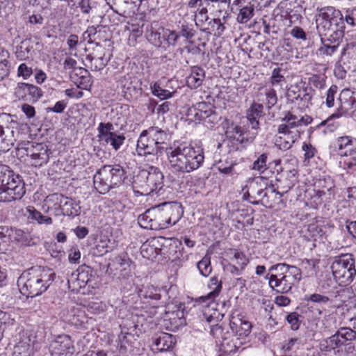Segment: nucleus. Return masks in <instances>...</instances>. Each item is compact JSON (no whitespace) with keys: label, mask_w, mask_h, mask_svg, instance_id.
I'll list each match as a JSON object with an SVG mask.
<instances>
[{"label":"nucleus","mask_w":356,"mask_h":356,"mask_svg":"<svg viewBox=\"0 0 356 356\" xmlns=\"http://www.w3.org/2000/svg\"><path fill=\"white\" fill-rule=\"evenodd\" d=\"M167 156L173 170L182 173H190L197 170L204 160L202 149L186 144L170 147L167 152Z\"/></svg>","instance_id":"obj_1"},{"label":"nucleus","mask_w":356,"mask_h":356,"mask_svg":"<svg viewBox=\"0 0 356 356\" xmlns=\"http://www.w3.org/2000/svg\"><path fill=\"white\" fill-rule=\"evenodd\" d=\"M268 271L264 279L268 281L269 286L278 293L290 292L302 277L299 268L284 263L271 266Z\"/></svg>","instance_id":"obj_2"},{"label":"nucleus","mask_w":356,"mask_h":356,"mask_svg":"<svg viewBox=\"0 0 356 356\" xmlns=\"http://www.w3.org/2000/svg\"><path fill=\"white\" fill-rule=\"evenodd\" d=\"M51 269L33 268L24 272L17 283L20 292L27 297H35L45 292L54 281Z\"/></svg>","instance_id":"obj_3"},{"label":"nucleus","mask_w":356,"mask_h":356,"mask_svg":"<svg viewBox=\"0 0 356 356\" xmlns=\"http://www.w3.org/2000/svg\"><path fill=\"white\" fill-rule=\"evenodd\" d=\"M170 140L166 131L158 127H151L140 134L136 151L138 156L157 155L164 149V145Z\"/></svg>","instance_id":"obj_4"},{"label":"nucleus","mask_w":356,"mask_h":356,"mask_svg":"<svg viewBox=\"0 0 356 356\" xmlns=\"http://www.w3.org/2000/svg\"><path fill=\"white\" fill-rule=\"evenodd\" d=\"M26 193L22 178L6 165L0 164V202L20 200Z\"/></svg>","instance_id":"obj_5"},{"label":"nucleus","mask_w":356,"mask_h":356,"mask_svg":"<svg viewBox=\"0 0 356 356\" xmlns=\"http://www.w3.org/2000/svg\"><path fill=\"white\" fill-rule=\"evenodd\" d=\"M124 177L125 170L120 165H104L94 175V186L99 193L105 194L121 184Z\"/></svg>","instance_id":"obj_6"},{"label":"nucleus","mask_w":356,"mask_h":356,"mask_svg":"<svg viewBox=\"0 0 356 356\" xmlns=\"http://www.w3.org/2000/svg\"><path fill=\"white\" fill-rule=\"evenodd\" d=\"M331 270L334 279L339 285L343 286L349 285L356 275L354 255L353 254H342L335 257L331 264Z\"/></svg>","instance_id":"obj_7"},{"label":"nucleus","mask_w":356,"mask_h":356,"mask_svg":"<svg viewBox=\"0 0 356 356\" xmlns=\"http://www.w3.org/2000/svg\"><path fill=\"white\" fill-rule=\"evenodd\" d=\"M163 175L159 168L151 166L148 170H143L134 179V184L140 189L138 192L142 195L154 193L159 194L163 186Z\"/></svg>","instance_id":"obj_8"},{"label":"nucleus","mask_w":356,"mask_h":356,"mask_svg":"<svg viewBox=\"0 0 356 356\" xmlns=\"http://www.w3.org/2000/svg\"><path fill=\"white\" fill-rule=\"evenodd\" d=\"M17 126L15 115L0 114V152H6L14 145L19 136Z\"/></svg>","instance_id":"obj_9"},{"label":"nucleus","mask_w":356,"mask_h":356,"mask_svg":"<svg viewBox=\"0 0 356 356\" xmlns=\"http://www.w3.org/2000/svg\"><path fill=\"white\" fill-rule=\"evenodd\" d=\"M339 154L346 157L343 166L351 169L356 165V138L351 136L339 137L336 141Z\"/></svg>","instance_id":"obj_10"},{"label":"nucleus","mask_w":356,"mask_h":356,"mask_svg":"<svg viewBox=\"0 0 356 356\" xmlns=\"http://www.w3.org/2000/svg\"><path fill=\"white\" fill-rule=\"evenodd\" d=\"M134 264L127 253L115 257L107 271L117 279H127L132 275Z\"/></svg>","instance_id":"obj_11"},{"label":"nucleus","mask_w":356,"mask_h":356,"mask_svg":"<svg viewBox=\"0 0 356 356\" xmlns=\"http://www.w3.org/2000/svg\"><path fill=\"white\" fill-rule=\"evenodd\" d=\"M92 273V269L88 266H80L68 278L69 289L73 292H79L90 282Z\"/></svg>","instance_id":"obj_12"},{"label":"nucleus","mask_w":356,"mask_h":356,"mask_svg":"<svg viewBox=\"0 0 356 356\" xmlns=\"http://www.w3.org/2000/svg\"><path fill=\"white\" fill-rule=\"evenodd\" d=\"M189 115H193L195 120L204 121L206 123L214 124L218 121V115L213 106L205 102L196 103L188 111Z\"/></svg>","instance_id":"obj_13"},{"label":"nucleus","mask_w":356,"mask_h":356,"mask_svg":"<svg viewBox=\"0 0 356 356\" xmlns=\"http://www.w3.org/2000/svg\"><path fill=\"white\" fill-rule=\"evenodd\" d=\"M51 356H72L74 346L71 338L67 335H59L50 343Z\"/></svg>","instance_id":"obj_14"},{"label":"nucleus","mask_w":356,"mask_h":356,"mask_svg":"<svg viewBox=\"0 0 356 356\" xmlns=\"http://www.w3.org/2000/svg\"><path fill=\"white\" fill-rule=\"evenodd\" d=\"M341 21L343 19L341 12L332 6L321 8L316 16V29H322L332 24H336L337 22Z\"/></svg>","instance_id":"obj_15"},{"label":"nucleus","mask_w":356,"mask_h":356,"mask_svg":"<svg viewBox=\"0 0 356 356\" xmlns=\"http://www.w3.org/2000/svg\"><path fill=\"white\" fill-rule=\"evenodd\" d=\"M345 24L343 21L337 22L336 24L328 25L317 29V31L324 40L330 43L340 42L344 35Z\"/></svg>","instance_id":"obj_16"},{"label":"nucleus","mask_w":356,"mask_h":356,"mask_svg":"<svg viewBox=\"0 0 356 356\" xmlns=\"http://www.w3.org/2000/svg\"><path fill=\"white\" fill-rule=\"evenodd\" d=\"M15 94L18 99L35 102L42 95L40 88L33 84L19 83L15 90Z\"/></svg>","instance_id":"obj_17"},{"label":"nucleus","mask_w":356,"mask_h":356,"mask_svg":"<svg viewBox=\"0 0 356 356\" xmlns=\"http://www.w3.org/2000/svg\"><path fill=\"white\" fill-rule=\"evenodd\" d=\"M161 208L170 226L175 225L183 215L181 205L176 202H165Z\"/></svg>","instance_id":"obj_18"},{"label":"nucleus","mask_w":356,"mask_h":356,"mask_svg":"<svg viewBox=\"0 0 356 356\" xmlns=\"http://www.w3.org/2000/svg\"><path fill=\"white\" fill-rule=\"evenodd\" d=\"M63 199V194H50L44 199L42 207L46 212L52 211L55 216H62Z\"/></svg>","instance_id":"obj_19"},{"label":"nucleus","mask_w":356,"mask_h":356,"mask_svg":"<svg viewBox=\"0 0 356 356\" xmlns=\"http://www.w3.org/2000/svg\"><path fill=\"white\" fill-rule=\"evenodd\" d=\"M165 321L166 322L165 325L170 326L171 330H179L186 325L184 311L179 308L172 311L168 310L165 313Z\"/></svg>","instance_id":"obj_20"},{"label":"nucleus","mask_w":356,"mask_h":356,"mask_svg":"<svg viewBox=\"0 0 356 356\" xmlns=\"http://www.w3.org/2000/svg\"><path fill=\"white\" fill-rule=\"evenodd\" d=\"M263 108L262 104L254 102L246 113L248 125L251 127L252 129L255 131L254 134H257V131L259 129V119L264 115Z\"/></svg>","instance_id":"obj_21"},{"label":"nucleus","mask_w":356,"mask_h":356,"mask_svg":"<svg viewBox=\"0 0 356 356\" xmlns=\"http://www.w3.org/2000/svg\"><path fill=\"white\" fill-rule=\"evenodd\" d=\"M229 325L232 330L241 338L248 337L251 332V323L238 316H232Z\"/></svg>","instance_id":"obj_22"},{"label":"nucleus","mask_w":356,"mask_h":356,"mask_svg":"<svg viewBox=\"0 0 356 356\" xmlns=\"http://www.w3.org/2000/svg\"><path fill=\"white\" fill-rule=\"evenodd\" d=\"M176 343V337L172 334L161 332L154 339V345L158 351H168Z\"/></svg>","instance_id":"obj_23"},{"label":"nucleus","mask_w":356,"mask_h":356,"mask_svg":"<svg viewBox=\"0 0 356 356\" xmlns=\"http://www.w3.org/2000/svg\"><path fill=\"white\" fill-rule=\"evenodd\" d=\"M343 346V342L334 333L332 336L323 339L319 341L318 347L322 352L339 353L340 348Z\"/></svg>","instance_id":"obj_24"},{"label":"nucleus","mask_w":356,"mask_h":356,"mask_svg":"<svg viewBox=\"0 0 356 356\" xmlns=\"http://www.w3.org/2000/svg\"><path fill=\"white\" fill-rule=\"evenodd\" d=\"M107 64V60L104 55L97 56L96 54H88L84 60V65L90 67L92 71H100L104 68Z\"/></svg>","instance_id":"obj_25"},{"label":"nucleus","mask_w":356,"mask_h":356,"mask_svg":"<svg viewBox=\"0 0 356 356\" xmlns=\"http://www.w3.org/2000/svg\"><path fill=\"white\" fill-rule=\"evenodd\" d=\"M208 287L211 291L207 296L200 298L202 302H213L218 296L222 289V282L217 277H212L209 280Z\"/></svg>","instance_id":"obj_26"},{"label":"nucleus","mask_w":356,"mask_h":356,"mask_svg":"<svg viewBox=\"0 0 356 356\" xmlns=\"http://www.w3.org/2000/svg\"><path fill=\"white\" fill-rule=\"evenodd\" d=\"M284 123L280 124L277 127V132L286 131H294L299 129L298 117L291 112L286 113L284 117L282 119Z\"/></svg>","instance_id":"obj_27"},{"label":"nucleus","mask_w":356,"mask_h":356,"mask_svg":"<svg viewBox=\"0 0 356 356\" xmlns=\"http://www.w3.org/2000/svg\"><path fill=\"white\" fill-rule=\"evenodd\" d=\"M134 340V335L122 330L120 334L118 335L117 342V348L119 352L124 353L130 349L132 346L133 341Z\"/></svg>","instance_id":"obj_28"},{"label":"nucleus","mask_w":356,"mask_h":356,"mask_svg":"<svg viewBox=\"0 0 356 356\" xmlns=\"http://www.w3.org/2000/svg\"><path fill=\"white\" fill-rule=\"evenodd\" d=\"M152 217L154 230L163 229L170 226L161 207L152 208Z\"/></svg>","instance_id":"obj_29"},{"label":"nucleus","mask_w":356,"mask_h":356,"mask_svg":"<svg viewBox=\"0 0 356 356\" xmlns=\"http://www.w3.org/2000/svg\"><path fill=\"white\" fill-rule=\"evenodd\" d=\"M80 207L72 198L63 195L62 202V216H73L79 213Z\"/></svg>","instance_id":"obj_30"},{"label":"nucleus","mask_w":356,"mask_h":356,"mask_svg":"<svg viewBox=\"0 0 356 356\" xmlns=\"http://www.w3.org/2000/svg\"><path fill=\"white\" fill-rule=\"evenodd\" d=\"M204 78V71L198 67L192 69L191 74L187 77L186 82L191 88H197L202 83Z\"/></svg>","instance_id":"obj_31"},{"label":"nucleus","mask_w":356,"mask_h":356,"mask_svg":"<svg viewBox=\"0 0 356 356\" xmlns=\"http://www.w3.org/2000/svg\"><path fill=\"white\" fill-rule=\"evenodd\" d=\"M17 150H24L27 156L34 155L40 152L47 149V146L43 143H33L27 142L26 143L19 144L17 147Z\"/></svg>","instance_id":"obj_32"},{"label":"nucleus","mask_w":356,"mask_h":356,"mask_svg":"<svg viewBox=\"0 0 356 356\" xmlns=\"http://www.w3.org/2000/svg\"><path fill=\"white\" fill-rule=\"evenodd\" d=\"M254 4L251 2L242 6L237 16V21L241 24L248 22L254 15Z\"/></svg>","instance_id":"obj_33"},{"label":"nucleus","mask_w":356,"mask_h":356,"mask_svg":"<svg viewBox=\"0 0 356 356\" xmlns=\"http://www.w3.org/2000/svg\"><path fill=\"white\" fill-rule=\"evenodd\" d=\"M27 213L28 218L35 220L38 224L47 225L52 224L53 220L51 218L42 215L34 207L28 208Z\"/></svg>","instance_id":"obj_34"},{"label":"nucleus","mask_w":356,"mask_h":356,"mask_svg":"<svg viewBox=\"0 0 356 356\" xmlns=\"http://www.w3.org/2000/svg\"><path fill=\"white\" fill-rule=\"evenodd\" d=\"M335 334L343 342V346L356 339V332L347 327H340Z\"/></svg>","instance_id":"obj_35"},{"label":"nucleus","mask_w":356,"mask_h":356,"mask_svg":"<svg viewBox=\"0 0 356 356\" xmlns=\"http://www.w3.org/2000/svg\"><path fill=\"white\" fill-rule=\"evenodd\" d=\"M152 217V208L147 209L145 213L140 214L138 218L139 225L144 229L154 230V222Z\"/></svg>","instance_id":"obj_36"},{"label":"nucleus","mask_w":356,"mask_h":356,"mask_svg":"<svg viewBox=\"0 0 356 356\" xmlns=\"http://www.w3.org/2000/svg\"><path fill=\"white\" fill-rule=\"evenodd\" d=\"M9 53L0 47V81L9 74Z\"/></svg>","instance_id":"obj_37"},{"label":"nucleus","mask_w":356,"mask_h":356,"mask_svg":"<svg viewBox=\"0 0 356 356\" xmlns=\"http://www.w3.org/2000/svg\"><path fill=\"white\" fill-rule=\"evenodd\" d=\"M161 289L155 287L153 285H147L140 291V296L145 298L152 300H159L161 298Z\"/></svg>","instance_id":"obj_38"},{"label":"nucleus","mask_w":356,"mask_h":356,"mask_svg":"<svg viewBox=\"0 0 356 356\" xmlns=\"http://www.w3.org/2000/svg\"><path fill=\"white\" fill-rule=\"evenodd\" d=\"M197 268L202 276L208 277L212 271L211 256L207 254L200 261L197 263Z\"/></svg>","instance_id":"obj_39"},{"label":"nucleus","mask_w":356,"mask_h":356,"mask_svg":"<svg viewBox=\"0 0 356 356\" xmlns=\"http://www.w3.org/2000/svg\"><path fill=\"white\" fill-rule=\"evenodd\" d=\"M125 137L123 134H118L115 132L107 134V138L104 140L107 144H110L113 149L118 150L124 143Z\"/></svg>","instance_id":"obj_40"},{"label":"nucleus","mask_w":356,"mask_h":356,"mask_svg":"<svg viewBox=\"0 0 356 356\" xmlns=\"http://www.w3.org/2000/svg\"><path fill=\"white\" fill-rule=\"evenodd\" d=\"M302 90L304 92H301L300 97H297L296 103L302 106L308 107L311 104L314 91L311 87L303 88Z\"/></svg>","instance_id":"obj_41"},{"label":"nucleus","mask_w":356,"mask_h":356,"mask_svg":"<svg viewBox=\"0 0 356 356\" xmlns=\"http://www.w3.org/2000/svg\"><path fill=\"white\" fill-rule=\"evenodd\" d=\"M49 154L50 152L47 149L34 155L29 156L31 159V164L35 166H41L46 164L49 161Z\"/></svg>","instance_id":"obj_42"},{"label":"nucleus","mask_w":356,"mask_h":356,"mask_svg":"<svg viewBox=\"0 0 356 356\" xmlns=\"http://www.w3.org/2000/svg\"><path fill=\"white\" fill-rule=\"evenodd\" d=\"M322 46L318 49L321 55L332 56L337 49L340 42L330 43L328 40L321 38Z\"/></svg>","instance_id":"obj_43"},{"label":"nucleus","mask_w":356,"mask_h":356,"mask_svg":"<svg viewBox=\"0 0 356 356\" xmlns=\"http://www.w3.org/2000/svg\"><path fill=\"white\" fill-rule=\"evenodd\" d=\"M152 93L161 100L167 99L172 97L173 93L168 90L163 89L158 83L151 85Z\"/></svg>","instance_id":"obj_44"},{"label":"nucleus","mask_w":356,"mask_h":356,"mask_svg":"<svg viewBox=\"0 0 356 356\" xmlns=\"http://www.w3.org/2000/svg\"><path fill=\"white\" fill-rule=\"evenodd\" d=\"M302 89L303 87H301L298 84L291 85L286 92V97L287 100L291 103H296L297 97H300L301 92H304Z\"/></svg>","instance_id":"obj_45"},{"label":"nucleus","mask_w":356,"mask_h":356,"mask_svg":"<svg viewBox=\"0 0 356 356\" xmlns=\"http://www.w3.org/2000/svg\"><path fill=\"white\" fill-rule=\"evenodd\" d=\"M232 251L233 252V257L230 258V260L236 263L241 270H243L249 263V259L244 253L238 250H233Z\"/></svg>","instance_id":"obj_46"},{"label":"nucleus","mask_w":356,"mask_h":356,"mask_svg":"<svg viewBox=\"0 0 356 356\" xmlns=\"http://www.w3.org/2000/svg\"><path fill=\"white\" fill-rule=\"evenodd\" d=\"M10 238L13 241L24 244L28 241L29 235L22 229H10Z\"/></svg>","instance_id":"obj_47"},{"label":"nucleus","mask_w":356,"mask_h":356,"mask_svg":"<svg viewBox=\"0 0 356 356\" xmlns=\"http://www.w3.org/2000/svg\"><path fill=\"white\" fill-rule=\"evenodd\" d=\"M268 159V154L263 153L258 159L252 163V170H257L260 172H264L267 170L268 167L266 165Z\"/></svg>","instance_id":"obj_48"},{"label":"nucleus","mask_w":356,"mask_h":356,"mask_svg":"<svg viewBox=\"0 0 356 356\" xmlns=\"http://www.w3.org/2000/svg\"><path fill=\"white\" fill-rule=\"evenodd\" d=\"M255 185H259L260 186H265V189H270L271 192L275 193L277 189L280 188V186L277 188L273 184H268V180L262 177L256 178L252 182L250 183V188L252 191L255 189Z\"/></svg>","instance_id":"obj_49"},{"label":"nucleus","mask_w":356,"mask_h":356,"mask_svg":"<svg viewBox=\"0 0 356 356\" xmlns=\"http://www.w3.org/2000/svg\"><path fill=\"white\" fill-rule=\"evenodd\" d=\"M302 131L297 129L294 131H286L283 132H278L285 138L286 141L291 142V145H293L296 140H298L301 136Z\"/></svg>","instance_id":"obj_50"},{"label":"nucleus","mask_w":356,"mask_h":356,"mask_svg":"<svg viewBox=\"0 0 356 356\" xmlns=\"http://www.w3.org/2000/svg\"><path fill=\"white\" fill-rule=\"evenodd\" d=\"M234 164L232 161H219L218 163H216V168L217 170L222 174L229 175L231 174L233 171Z\"/></svg>","instance_id":"obj_51"},{"label":"nucleus","mask_w":356,"mask_h":356,"mask_svg":"<svg viewBox=\"0 0 356 356\" xmlns=\"http://www.w3.org/2000/svg\"><path fill=\"white\" fill-rule=\"evenodd\" d=\"M140 252L143 257L147 259L154 258L157 254L156 248L147 243L143 244L140 248Z\"/></svg>","instance_id":"obj_52"},{"label":"nucleus","mask_w":356,"mask_h":356,"mask_svg":"<svg viewBox=\"0 0 356 356\" xmlns=\"http://www.w3.org/2000/svg\"><path fill=\"white\" fill-rule=\"evenodd\" d=\"M265 95H266L265 104H266V107L268 109H270L277 104V97L276 92L275 91L274 89L270 88V89H268L266 92Z\"/></svg>","instance_id":"obj_53"},{"label":"nucleus","mask_w":356,"mask_h":356,"mask_svg":"<svg viewBox=\"0 0 356 356\" xmlns=\"http://www.w3.org/2000/svg\"><path fill=\"white\" fill-rule=\"evenodd\" d=\"M289 177L292 179L290 180L286 186L280 187L281 191H276V194L279 195L280 197H282L284 193H286L293 186L296 181V171L294 170L289 171Z\"/></svg>","instance_id":"obj_54"},{"label":"nucleus","mask_w":356,"mask_h":356,"mask_svg":"<svg viewBox=\"0 0 356 356\" xmlns=\"http://www.w3.org/2000/svg\"><path fill=\"white\" fill-rule=\"evenodd\" d=\"M27 19V24H29L30 26H35L38 28L44 23V18L40 13H33L31 15H29Z\"/></svg>","instance_id":"obj_55"},{"label":"nucleus","mask_w":356,"mask_h":356,"mask_svg":"<svg viewBox=\"0 0 356 356\" xmlns=\"http://www.w3.org/2000/svg\"><path fill=\"white\" fill-rule=\"evenodd\" d=\"M300 316L297 312H291L286 316L285 319L286 321L291 325V328L293 330H296L298 329L300 320Z\"/></svg>","instance_id":"obj_56"},{"label":"nucleus","mask_w":356,"mask_h":356,"mask_svg":"<svg viewBox=\"0 0 356 356\" xmlns=\"http://www.w3.org/2000/svg\"><path fill=\"white\" fill-rule=\"evenodd\" d=\"M113 129V126L111 123H103L101 122L98 127L97 130L99 132V136L102 137V138L105 140L106 138H107V134H111L112 131H111Z\"/></svg>","instance_id":"obj_57"},{"label":"nucleus","mask_w":356,"mask_h":356,"mask_svg":"<svg viewBox=\"0 0 356 356\" xmlns=\"http://www.w3.org/2000/svg\"><path fill=\"white\" fill-rule=\"evenodd\" d=\"M105 307L101 302H91L88 305V311L93 314H100L104 312Z\"/></svg>","instance_id":"obj_58"},{"label":"nucleus","mask_w":356,"mask_h":356,"mask_svg":"<svg viewBox=\"0 0 356 356\" xmlns=\"http://www.w3.org/2000/svg\"><path fill=\"white\" fill-rule=\"evenodd\" d=\"M338 88L335 85L331 86L326 92L325 104L327 107L330 108L334 106V96L337 92Z\"/></svg>","instance_id":"obj_59"},{"label":"nucleus","mask_w":356,"mask_h":356,"mask_svg":"<svg viewBox=\"0 0 356 356\" xmlns=\"http://www.w3.org/2000/svg\"><path fill=\"white\" fill-rule=\"evenodd\" d=\"M149 40L156 47H160L163 44V39L165 40V37H162L161 33L157 31H152L148 36Z\"/></svg>","instance_id":"obj_60"},{"label":"nucleus","mask_w":356,"mask_h":356,"mask_svg":"<svg viewBox=\"0 0 356 356\" xmlns=\"http://www.w3.org/2000/svg\"><path fill=\"white\" fill-rule=\"evenodd\" d=\"M282 70L280 67L275 68L272 72L270 77V82L273 85L279 84L284 81L285 79L282 74H281Z\"/></svg>","instance_id":"obj_61"},{"label":"nucleus","mask_w":356,"mask_h":356,"mask_svg":"<svg viewBox=\"0 0 356 356\" xmlns=\"http://www.w3.org/2000/svg\"><path fill=\"white\" fill-rule=\"evenodd\" d=\"M32 74V68L27 66L26 63H22L18 67L17 74L19 76H22L24 79L29 78Z\"/></svg>","instance_id":"obj_62"},{"label":"nucleus","mask_w":356,"mask_h":356,"mask_svg":"<svg viewBox=\"0 0 356 356\" xmlns=\"http://www.w3.org/2000/svg\"><path fill=\"white\" fill-rule=\"evenodd\" d=\"M291 35L296 39L298 40H307V35L302 28L296 26L290 31Z\"/></svg>","instance_id":"obj_63"},{"label":"nucleus","mask_w":356,"mask_h":356,"mask_svg":"<svg viewBox=\"0 0 356 356\" xmlns=\"http://www.w3.org/2000/svg\"><path fill=\"white\" fill-rule=\"evenodd\" d=\"M97 33V28L94 26H91L88 27L86 31L83 33V37L84 40H87L89 43H92L96 39L95 35Z\"/></svg>","instance_id":"obj_64"}]
</instances>
